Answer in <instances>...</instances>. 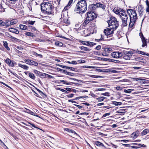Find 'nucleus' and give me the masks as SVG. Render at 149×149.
<instances>
[{"label":"nucleus","instance_id":"nucleus-1","mask_svg":"<svg viewBox=\"0 0 149 149\" xmlns=\"http://www.w3.org/2000/svg\"><path fill=\"white\" fill-rule=\"evenodd\" d=\"M87 5L85 0H82L79 1L77 4L74 11L78 13H83L87 10Z\"/></svg>","mask_w":149,"mask_h":149},{"label":"nucleus","instance_id":"nucleus-2","mask_svg":"<svg viewBox=\"0 0 149 149\" xmlns=\"http://www.w3.org/2000/svg\"><path fill=\"white\" fill-rule=\"evenodd\" d=\"M127 13L129 15L130 19L129 26L131 28L133 26L137 19V14L135 10L130 9H127Z\"/></svg>","mask_w":149,"mask_h":149},{"label":"nucleus","instance_id":"nucleus-3","mask_svg":"<svg viewBox=\"0 0 149 149\" xmlns=\"http://www.w3.org/2000/svg\"><path fill=\"white\" fill-rule=\"evenodd\" d=\"M41 8L42 12L48 15L51 14L53 12V6L50 3L45 2L40 5Z\"/></svg>","mask_w":149,"mask_h":149},{"label":"nucleus","instance_id":"nucleus-4","mask_svg":"<svg viewBox=\"0 0 149 149\" xmlns=\"http://www.w3.org/2000/svg\"><path fill=\"white\" fill-rule=\"evenodd\" d=\"M109 26L115 30L118 27V22L116 18L114 17H112L108 22Z\"/></svg>","mask_w":149,"mask_h":149},{"label":"nucleus","instance_id":"nucleus-5","mask_svg":"<svg viewBox=\"0 0 149 149\" xmlns=\"http://www.w3.org/2000/svg\"><path fill=\"white\" fill-rule=\"evenodd\" d=\"M120 14V17L122 22V26L123 27L127 26V22L128 18V16L124 10Z\"/></svg>","mask_w":149,"mask_h":149},{"label":"nucleus","instance_id":"nucleus-6","mask_svg":"<svg viewBox=\"0 0 149 149\" xmlns=\"http://www.w3.org/2000/svg\"><path fill=\"white\" fill-rule=\"evenodd\" d=\"M133 53L132 51H124L123 54V58L126 60H130V58L132 56Z\"/></svg>","mask_w":149,"mask_h":149},{"label":"nucleus","instance_id":"nucleus-7","mask_svg":"<svg viewBox=\"0 0 149 149\" xmlns=\"http://www.w3.org/2000/svg\"><path fill=\"white\" fill-rule=\"evenodd\" d=\"M105 6L103 4L100 3H97L96 4H92L90 6V8L93 10H95L96 8H101L104 9Z\"/></svg>","mask_w":149,"mask_h":149},{"label":"nucleus","instance_id":"nucleus-8","mask_svg":"<svg viewBox=\"0 0 149 149\" xmlns=\"http://www.w3.org/2000/svg\"><path fill=\"white\" fill-rule=\"evenodd\" d=\"M96 17L95 14L93 12H87L86 17L87 18V20H90L91 21Z\"/></svg>","mask_w":149,"mask_h":149},{"label":"nucleus","instance_id":"nucleus-9","mask_svg":"<svg viewBox=\"0 0 149 149\" xmlns=\"http://www.w3.org/2000/svg\"><path fill=\"white\" fill-rule=\"evenodd\" d=\"M123 56V53L119 52H114L111 54V56L114 58H119Z\"/></svg>","mask_w":149,"mask_h":149},{"label":"nucleus","instance_id":"nucleus-10","mask_svg":"<svg viewBox=\"0 0 149 149\" xmlns=\"http://www.w3.org/2000/svg\"><path fill=\"white\" fill-rule=\"evenodd\" d=\"M114 30V29L110 27V28L105 29L104 33L106 36L111 35H113Z\"/></svg>","mask_w":149,"mask_h":149},{"label":"nucleus","instance_id":"nucleus-11","mask_svg":"<svg viewBox=\"0 0 149 149\" xmlns=\"http://www.w3.org/2000/svg\"><path fill=\"white\" fill-rule=\"evenodd\" d=\"M139 36L143 43L142 46L143 47L146 46L147 45L146 39L145 38L144 36L143 33H139Z\"/></svg>","mask_w":149,"mask_h":149},{"label":"nucleus","instance_id":"nucleus-12","mask_svg":"<svg viewBox=\"0 0 149 149\" xmlns=\"http://www.w3.org/2000/svg\"><path fill=\"white\" fill-rule=\"evenodd\" d=\"M5 62L9 66L12 67H13L16 64V63L13 61L11 60L9 58H7L5 60Z\"/></svg>","mask_w":149,"mask_h":149},{"label":"nucleus","instance_id":"nucleus-13","mask_svg":"<svg viewBox=\"0 0 149 149\" xmlns=\"http://www.w3.org/2000/svg\"><path fill=\"white\" fill-rule=\"evenodd\" d=\"M134 145L131 146L132 148L137 149L140 148L142 147H146V146L144 144H141L138 143H134Z\"/></svg>","mask_w":149,"mask_h":149},{"label":"nucleus","instance_id":"nucleus-14","mask_svg":"<svg viewBox=\"0 0 149 149\" xmlns=\"http://www.w3.org/2000/svg\"><path fill=\"white\" fill-rule=\"evenodd\" d=\"M26 112L27 113H29L31 115L36 116L38 117H40L38 115H37V113H34V112L31 111V110H30L29 109H26Z\"/></svg>","mask_w":149,"mask_h":149},{"label":"nucleus","instance_id":"nucleus-15","mask_svg":"<svg viewBox=\"0 0 149 149\" xmlns=\"http://www.w3.org/2000/svg\"><path fill=\"white\" fill-rule=\"evenodd\" d=\"M123 10H118L116 8H115L113 10V11L114 13L117 14L119 16L120 15V14L121 12L123 11Z\"/></svg>","mask_w":149,"mask_h":149},{"label":"nucleus","instance_id":"nucleus-16","mask_svg":"<svg viewBox=\"0 0 149 149\" xmlns=\"http://www.w3.org/2000/svg\"><path fill=\"white\" fill-rule=\"evenodd\" d=\"M9 30L10 32L15 33L17 34L19 33V31L18 30L13 28H9Z\"/></svg>","mask_w":149,"mask_h":149},{"label":"nucleus","instance_id":"nucleus-17","mask_svg":"<svg viewBox=\"0 0 149 149\" xmlns=\"http://www.w3.org/2000/svg\"><path fill=\"white\" fill-rule=\"evenodd\" d=\"M11 25V24L10 23V21H8L6 22H4L3 21L2 26H5L6 27H8Z\"/></svg>","mask_w":149,"mask_h":149},{"label":"nucleus","instance_id":"nucleus-18","mask_svg":"<svg viewBox=\"0 0 149 149\" xmlns=\"http://www.w3.org/2000/svg\"><path fill=\"white\" fill-rule=\"evenodd\" d=\"M73 0H70L68 4L64 8V9L65 10H67L69 8H70V6L73 2Z\"/></svg>","mask_w":149,"mask_h":149},{"label":"nucleus","instance_id":"nucleus-19","mask_svg":"<svg viewBox=\"0 0 149 149\" xmlns=\"http://www.w3.org/2000/svg\"><path fill=\"white\" fill-rule=\"evenodd\" d=\"M40 75L42 76L43 78H52V77L50 75H49L47 74H45V73H42Z\"/></svg>","mask_w":149,"mask_h":149},{"label":"nucleus","instance_id":"nucleus-20","mask_svg":"<svg viewBox=\"0 0 149 149\" xmlns=\"http://www.w3.org/2000/svg\"><path fill=\"white\" fill-rule=\"evenodd\" d=\"M148 132H149V129H145L141 132V135L142 136H144Z\"/></svg>","mask_w":149,"mask_h":149},{"label":"nucleus","instance_id":"nucleus-21","mask_svg":"<svg viewBox=\"0 0 149 149\" xmlns=\"http://www.w3.org/2000/svg\"><path fill=\"white\" fill-rule=\"evenodd\" d=\"M18 65L19 66L25 70H27L29 68L26 65H23L19 63Z\"/></svg>","mask_w":149,"mask_h":149},{"label":"nucleus","instance_id":"nucleus-22","mask_svg":"<svg viewBox=\"0 0 149 149\" xmlns=\"http://www.w3.org/2000/svg\"><path fill=\"white\" fill-rule=\"evenodd\" d=\"M95 143L96 144V145L98 146H104L103 145V144L100 142L98 141H96L95 142Z\"/></svg>","mask_w":149,"mask_h":149},{"label":"nucleus","instance_id":"nucleus-23","mask_svg":"<svg viewBox=\"0 0 149 149\" xmlns=\"http://www.w3.org/2000/svg\"><path fill=\"white\" fill-rule=\"evenodd\" d=\"M19 27L21 29L24 30H26L27 29V27L26 26L23 24H20Z\"/></svg>","mask_w":149,"mask_h":149},{"label":"nucleus","instance_id":"nucleus-24","mask_svg":"<svg viewBox=\"0 0 149 149\" xmlns=\"http://www.w3.org/2000/svg\"><path fill=\"white\" fill-rule=\"evenodd\" d=\"M3 45L4 47L7 49L8 50H10V48L8 46V43L6 41H3Z\"/></svg>","mask_w":149,"mask_h":149},{"label":"nucleus","instance_id":"nucleus-25","mask_svg":"<svg viewBox=\"0 0 149 149\" xmlns=\"http://www.w3.org/2000/svg\"><path fill=\"white\" fill-rule=\"evenodd\" d=\"M112 49L109 48H104V51L105 52L108 53H110L112 52Z\"/></svg>","mask_w":149,"mask_h":149},{"label":"nucleus","instance_id":"nucleus-26","mask_svg":"<svg viewBox=\"0 0 149 149\" xmlns=\"http://www.w3.org/2000/svg\"><path fill=\"white\" fill-rule=\"evenodd\" d=\"M138 10L141 13H142L143 12V7L141 5H139L138 7Z\"/></svg>","mask_w":149,"mask_h":149},{"label":"nucleus","instance_id":"nucleus-27","mask_svg":"<svg viewBox=\"0 0 149 149\" xmlns=\"http://www.w3.org/2000/svg\"><path fill=\"white\" fill-rule=\"evenodd\" d=\"M146 3L147 5V7L146 9V11L148 12H149V1L148 0H146Z\"/></svg>","mask_w":149,"mask_h":149},{"label":"nucleus","instance_id":"nucleus-28","mask_svg":"<svg viewBox=\"0 0 149 149\" xmlns=\"http://www.w3.org/2000/svg\"><path fill=\"white\" fill-rule=\"evenodd\" d=\"M25 35L28 36H31V37L35 36V35L33 33L30 32H27L25 33Z\"/></svg>","mask_w":149,"mask_h":149},{"label":"nucleus","instance_id":"nucleus-29","mask_svg":"<svg viewBox=\"0 0 149 149\" xmlns=\"http://www.w3.org/2000/svg\"><path fill=\"white\" fill-rule=\"evenodd\" d=\"M55 44L56 45L60 47H61L63 45V44L61 42L58 41L56 42Z\"/></svg>","mask_w":149,"mask_h":149},{"label":"nucleus","instance_id":"nucleus-30","mask_svg":"<svg viewBox=\"0 0 149 149\" xmlns=\"http://www.w3.org/2000/svg\"><path fill=\"white\" fill-rule=\"evenodd\" d=\"M113 104H114L116 106L120 105L122 104V103L120 102L113 101Z\"/></svg>","mask_w":149,"mask_h":149},{"label":"nucleus","instance_id":"nucleus-31","mask_svg":"<svg viewBox=\"0 0 149 149\" xmlns=\"http://www.w3.org/2000/svg\"><path fill=\"white\" fill-rule=\"evenodd\" d=\"M108 70L107 69H97L96 70L99 72H108Z\"/></svg>","mask_w":149,"mask_h":149},{"label":"nucleus","instance_id":"nucleus-32","mask_svg":"<svg viewBox=\"0 0 149 149\" xmlns=\"http://www.w3.org/2000/svg\"><path fill=\"white\" fill-rule=\"evenodd\" d=\"M30 65L36 66L38 65V64L37 62L31 60Z\"/></svg>","mask_w":149,"mask_h":149},{"label":"nucleus","instance_id":"nucleus-33","mask_svg":"<svg viewBox=\"0 0 149 149\" xmlns=\"http://www.w3.org/2000/svg\"><path fill=\"white\" fill-rule=\"evenodd\" d=\"M80 48L81 50H84L85 51H90V49H89L84 46H81L80 47Z\"/></svg>","mask_w":149,"mask_h":149},{"label":"nucleus","instance_id":"nucleus-34","mask_svg":"<svg viewBox=\"0 0 149 149\" xmlns=\"http://www.w3.org/2000/svg\"><path fill=\"white\" fill-rule=\"evenodd\" d=\"M11 25H13L16 24L17 22V20L16 19H13L11 21H10Z\"/></svg>","mask_w":149,"mask_h":149},{"label":"nucleus","instance_id":"nucleus-35","mask_svg":"<svg viewBox=\"0 0 149 149\" xmlns=\"http://www.w3.org/2000/svg\"><path fill=\"white\" fill-rule=\"evenodd\" d=\"M106 98L104 97H98L97 98V99L98 100L99 102H101L104 100V99Z\"/></svg>","mask_w":149,"mask_h":149},{"label":"nucleus","instance_id":"nucleus-36","mask_svg":"<svg viewBox=\"0 0 149 149\" xmlns=\"http://www.w3.org/2000/svg\"><path fill=\"white\" fill-rule=\"evenodd\" d=\"M87 18L86 17V19L84 21L83 24L84 25H86L87 24L89 23L90 21H91V20H87Z\"/></svg>","mask_w":149,"mask_h":149},{"label":"nucleus","instance_id":"nucleus-37","mask_svg":"<svg viewBox=\"0 0 149 149\" xmlns=\"http://www.w3.org/2000/svg\"><path fill=\"white\" fill-rule=\"evenodd\" d=\"M138 136V134L136 133V132L132 133V137L133 138H136Z\"/></svg>","mask_w":149,"mask_h":149},{"label":"nucleus","instance_id":"nucleus-38","mask_svg":"<svg viewBox=\"0 0 149 149\" xmlns=\"http://www.w3.org/2000/svg\"><path fill=\"white\" fill-rule=\"evenodd\" d=\"M29 77L32 79H34L35 77L33 74L32 73H29Z\"/></svg>","mask_w":149,"mask_h":149},{"label":"nucleus","instance_id":"nucleus-39","mask_svg":"<svg viewBox=\"0 0 149 149\" xmlns=\"http://www.w3.org/2000/svg\"><path fill=\"white\" fill-rule=\"evenodd\" d=\"M31 60L28 59H26L24 60V61L26 63L29 65H30L31 64Z\"/></svg>","mask_w":149,"mask_h":149},{"label":"nucleus","instance_id":"nucleus-40","mask_svg":"<svg viewBox=\"0 0 149 149\" xmlns=\"http://www.w3.org/2000/svg\"><path fill=\"white\" fill-rule=\"evenodd\" d=\"M81 42L82 43L83 45H89V44L88 43L89 41L85 42L83 41H81Z\"/></svg>","mask_w":149,"mask_h":149},{"label":"nucleus","instance_id":"nucleus-41","mask_svg":"<svg viewBox=\"0 0 149 149\" xmlns=\"http://www.w3.org/2000/svg\"><path fill=\"white\" fill-rule=\"evenodd\" d=\"M60 82H62L64 84H66V85H70V84L68 83L67 81L63 80H60Z\"/></svg>","mask_w":149,"mask_h":149},{"label":"nucleus","instance_id":"nucleus-42","mask_svg":"<svg viewBox=\"0 0 149 149\" xmlns=\"http://www.w3.org/2000/svg\"><path fill=\"white\" fill-rule=\"evenodd\" d=\"M33 55H35L36 56H39L40 57L42 58V56L41 54H38L36 52H33Z\"/></svg>","mask_w":149,"mask_h":149},{"label":"nucleus","instance_id":"nucleus-43","mask_svg":"<svg viewBox=\"0 0 149 149\" xmlns=\"http://www.w3.org/2000/svg\"><path fill=\"white\" fill-rule=\"evenodd\" d=\"M90 77H93L95 78H101L102 77V76H95L94 75H90L89 76Z\"/></svg>","mask_w":149,"mask_h":149},{"label":"nucleus","instance_id":"nucleus-44","mask_svg":"<svg viewBox=\"0 0 149 149\" xmlns=\"http://www.w3.org/2000/svg\"><path fill=\"white\" fill-rule=\"evenodd\" d=\"M131 90L129 89L128 90H127L126 89H124V92L126 93H130L131 92Z\"/></svg>","mask_w":149,"mask_h":149},{"label":"nucleus","instance_id":"nucleus-45","mask_svg":"<svg viewBox=\"0 0 149 149\" xmlns=\"http://www.w3.org/2000/svg\"><path fill=\"white\" fill-rule=\"evenodd\" d=\"M67 74L71 76H73L74 75V73L70 72H67Z\"/></svg>","mask_w":149,"mask_h":149},{"label":"nucleus","instance_id":"nucleus-46","mask_svg":"<svg viewBox=\"0 0 149 149\" xmlns=\"http://www.w3.org/2000/svg\"><path fill=\"white\" fill-rule=\"evenodd\" d=\"M67 69L68 70H70L71 71H75V69L74 68L70 67H68L67 68Z\"/></svg>","mask_w":149,"mask_h":149},{"label":"nucleus","instance_id":"nucleus-47","mask_svg":"<svg viewBox=\"0 0 149 149\" xmlns=\"http://www.w3.org/2000/svg\"><path fill=\"white\" fill-rule=\"evenodd\" d=\"M90 26L91 27H93L95 26V24L94 22H91L90 23Z\"/></svg>","mask_w":149,"mask_h":149},{"label":"nucleus","instance_id":"nucleus-48","mask_svg":"<svg viewBox=\"0 0 149 149\" xmlns=\"http://www.w3.org/2000/svg\"><path fill=\"white\" fill-rule=\"evenodd\" d=\"M35 21H28V23L31 25H33L35 22Z\"/></svg>","mask_w":149,"mask_h":149},{"label":"nucleus","instance_id":"nucleus-49","mask_svg":"<svg viewBox=\"0 0 149 149\" xmlns=\"http://www.w3.org/2000/svg\"><path fill=\"white\" fill-rule=\"evenodd\" d=\"M101 37L100 39H95V40H97V41L99 42L100 40H103L104 39V37L103 36L102 34H101Z\"/></svg>","mask_w":149,"mask_h":149},{"label":"nucleus","instance_id":"nucleus-50","mask_svg":"<svg viewBox=\"0 0 149 149\" xmlns=\"http://www.w3.org/2000/svg\"><path fill=\"white\" fill-rule=\"evenodd\" d=\"M116 89L117 90L121 91L123 89V87L121 86H117L116 87Z\"/></svg>","mask_w":149,"mask_h":149},{"label":"nucleus","instance_id":"nucleus-51","mask_svg":"<svg viewBox=\"0 0 149 149\" xmlns=\"http://www.w3.org/2000/svg\"><path fill=\"white\" fill-rule=\"evenodd\" d=\"M102 54L103 56H108V53L105 52H103V53Z\"/></svg>","mask_w":149,"mask_h":149},{"label":"nucleus","instance_id":"nucleus-52","mask_svg":"<svg viewBox=\"0 0 149 149\" xmlns=\"http://www.w3.org/2000/svg\"><path fill=\"white\" fill-rule=\"evenodd\" d=\"M86 68H95L96 67H93V66H85L84 67Z\"/></svg>","mask_w":149,"mask_h":149},{"label":"nucleus","instance_id":"nucleus-53","mask_svg":"<svg viewBox=\"0 0 149 149\" xmlns=\"http://www.w3.org/2000/svg\"><path fill=\"white\" fill-rule=\"evenodd\" d=\"M28 123L31 125L32 127H35V128H38L39 129H40V128H38V127H36L35 126V125H34V124H33L29 122H28Z\"/></svg>","mask_w":149,"mask_h":149},{"label":"nucleus","instance_id":"nucleus-54","mask_svg":"<svg viewBox=\"0 0 149 149\" xmlns=\"http://www.w3.org/2000/svg\"><path fill=\"white\" fill-rule=\"evenodd\" d=\"M58 89L59 90L61 91L62 92L64 93H66L67 92L66 90H65L62 88H58Z\"/></svg>","mask_w":149,"mask_h":149},{"label":"nucleus","instance_id":"nucleus-55","mask_svg":"<svg viewBox=\"0 0 149 149\" xmlns=\"http://www.w3.org/2000/svg\"><path fill=\"white\" fill-rule=\"evenodd\" d=\"M89 44V45L90 46H93V45H95V44H96L95 43L93 42H90L89 41V42H88Z\"/></svg>","mask_w":149,"mask_h":149},{"label":"nucleus","instance_id":"nucleus-56","mask_svg":"<svg viewBox=\"0 0 149 149\" xmlns=\"http://www.w3.org/2000/svg\"><path fill=\"white\" fill-rule=\"evenodd\" d=\"M18 0H6L8 1H11L13 3H15Z\"/></svg>","mask_w":149,"mask_h":149},{"label":"nucleus","instance_id":"nucleus-57","mask_svg":"<svg viewBox=\"0 0 149 149\" xmlns=\"http://www.w3.org/2000/svg\"><path fill=\"white\" fill-rule=\"evenodd\" d=\"M101 49V46L99 45L97 46L95 48V49L97 50H99Z\"/></svg>","mask_w":149,"mask_h":149},{"label":"nucleus","instance_id":"nucleus-58","mask_svg":"<svg viewBox=\"0 0 149 149\" xmlns=\"http://www.w3.org/2000/svg\"><path fill=\"white\" fill-rule=\"evenodd\" d=\"M71 64L74 65H76L77 64V62L75 61H73L71 62Z\"/></svg>","mask_w":149,"mask_h":149},{"label":"nucleus","instance_id":"nucleus-59","mask_svg":"<svg viewBox=\"0 0 149 149\" xmlns=\"http://www.w3.org/2000/svg\"><path fill=\"white\" fill-rule=\"evenodd\" d=\"M101 95H105V96H109V93H107V92L105 93H102L101 94Z\"/></svg>","mask_w":149,"mask_h":149},{"label":"nucleus","instance_id":"nucleus-60","mask_svg":"<svg viewBox=\"0 0 149 149\" xmlns=\"http://www.w3.org/2000/svg\"><path fill=\"white\" fill-rule=\"evenodd\" d=\"M78 62L80 63H83L85 62V61L84 60H79L78 61Z\"/></svg>","mask_w":149,"mask_h":149},{"label":"nucleus","instance_id":"nucleus-61","mask_svg":"<svg viewBox=\"0 0 149 149\" xmlns=\"http://www.w3.org/2000/svg\"><path fill=\"white\" fill-rule=\"evenodd\" d=\"M114 60V59H111L110 58H107L106 59V61H109V62H113V61Z\"/></svg>","mask_w":149,"mask_h":149},{"label":"nucleus","instance_id":"nucleus-62","mask_svg":"<svg viewBox=\"0 0 149 149\" xmlns=\"http://www.w3.org/2000/svg\"><path fill=\"white\" fill-rule=\"evenodd\" d=\"M120 61L119 60H114L113 62L116 63H120Z\"/></svg>","mask_w":149,"mask_h":149},{"label":"nucleus","instance_id":"nucleus-63","mask_svg":"<svg viewBox=\"0 0 149 149\" xmlns=\"http://www.w3.org/2000/svg\"><path fill=\"white\" fill-rule=\"evenodd\" d=\"M96 90L97 91H101L105 90H106V89L103 88H97L96 89Z\"/></svg>","mask_w":149,"mask_h":149},{"label":"nucleus","instance_id":"nucleus-64","mask_svg":"<svg viewBox=\"0 0 149 149\" xmlns=\"http://www.w3.org/2000/svg\"><path fill=\"white\" fill-rule=\"evenodd\" d=\"M133 68L135 70H139L141 68L140 67H134Z\"/></svg>","mask_w":149,"mask_h":149}]
</instances>
